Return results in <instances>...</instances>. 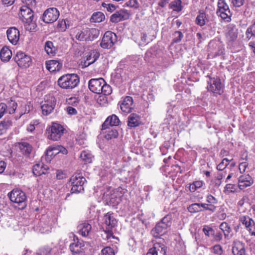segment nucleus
Listing matches in <instances>:
<instances>
[{
  "instance_id": "30",
  "label": "nucleus",
  "mask_w": 255,
  "mask_h": 255,
  "mask_svg": "<svg viewBox=\"0 0 255 255\" xmlns=\"http://www.w3.org/2000/svg\"><path fill=\"white\" fill-rule=\"evenodd\" d=\"M166 231V229L158 223L154 228L151 231V235L155 238H159L162 236Z\"/></svg>"
},
{
  "instance_id": "45",
  "label": "nucleus",
  "mask_w": 255,
  "mask_h": 255,
  "mask_svg": "<svg viewBox=\"0 0 255 255\" xmlns=\"http://www.w3.org/2000/svg\"><path fill=\"white\" fill-rule=\"evenodd\" d=\"M57 145H53L50 146L46 151V155L47 157H52L59 153V151L57 150Z\"/></svg>"
},
{
  "instance_id": "14",
  "label": "nucleus",
  "mask_w": 255,
  "mask_h": 255,
  "mask_svg": "<svg viewBox=\"0 0 255 255\" xmlns=\"http://www.w3.org/2000/svg\"><path fill=\"white\" fill-rule=\"evenodd\" d=\"M14 58L19 67L26 68L29 67L31 64L30 57L21 51L17 52Z\"/></svg>"
},
{
  "instance_id": "59",
  "label": "nucleus",
  "mask_w": 255,
  "mask_h": 255,
  "mask_svg": "<svg viewBox=\"0 0 255 255\" xmlns=\"http://www.w3.org/2000/svg\"><path fill=\"white\" fill-rule=\"evenodd\" d=\"M32 106H31L30 104H25L22 107V109L21 111V115L28 113L32 110Z\"/></svg>"
},
{
  "instance_id": "50",
  "label": "nucleus",
  "mask_w": 255,
  "mask_h": 255,
  "mask_svg": "<svg viewBox=\"0 0 255 255\" xmlns=\"http://www.w3.org/2000/svg\"><path fill=\"white\" fill-rule=\"evenodd\" d=\"M233 159L230 160L228 158H224L222 161L217 165V169L219 171H222L226 168L229 165L230 162L232 161Z\"/></svg>"
},
{
  "instance_id": "58",
  "label": "nucleus",
  "mask_w": 255,
  "mask_h": 255,
  "mask_svg": "<svg viewBox=\"0 0 255 255\" xmlns=\"http://www.w3.org/2000/svg\"><path fill=\"white\" fill-rule=\"evenodd\" d=\"M102 5L103 7L106 8L108 11L111 12L114 11L116 9V7L113 4L105 2L102 3Z\"/></svg>"
},
{
  "instance_id": "20",
  "label": "nucleus",
  "mask_w": 255,
  "mask_h": 255,
  "mask_svg": "<svg viewBox=\"0 0 255 255\" xmlns=\"http://www.w3.org/2000/svg\"><path fill=\"white\" fill-rule=\"evenodd\" d=\"M120 108L123 113L128 114L131 112L133 109V99L132 97L130 96L125 97L120 104Z\"/></svg>"
},
{
  "instance_id": "43",
  "label": "nucleus",
  "mask_w": 255,
  "mask_h": 255,
  "mask_svg": "<svg viewBox=\"0 0 255 255\" xmlns=\"http://www.w3.org/2000/svg\"><path fill=\"white\" fill-rule=\"evenodd\" d=\"M7 112L9 114H13L17 107V103L12 100L8 101L7 102Z\"/></svg>"
},
{
  "instance_id": "3",
  "label": "nucleus",
  "mask_w": 255,
  "mask_h": 255,
  "mask_svg": "<svg viewBox=\"0 0 255 255\" xmlns=\"http://www.w3.org/2000/svg\"><path fill=\"white\" fill-rule=\"evenodd\" d=\"M79 82V78L77 74H67L59 77L57 83L62 89L71 90L77 86Z\"/></svg>"
},
{
  "instance_id": "38",
  "label": "nucleus",
  "mask_w": 255,
  "mask_h": 255,
  "mask_svg": "<svg viewBox=\"0 0 255 255\" xmlns=\"http://www.w3.org/2000/svg\"><path fill=\"white\" fill-rule=\"evenodd\" d=\"M181 0H174L169 4V8L176 12L180 11L182 9Z\"/></svg>"
},
{
  "instance_id": "2",
  "label": "nucleus",
  "mask_w": 255,
  "mask_h": 255,
  "mask_svg": "<svg viewBox=\"0 0 255 255\" xmlns=\"http://www.w3.org/2000/svg\"><path fill=\"white\" fill-rule=\"evenodd\" d=\"M117 221L114 216L113 213L108 212L105 214L103 218V224L105 226L104 230L105 237L103 235V238L108 241L112 242V239H115L113 235V229L117 226Z\"/></svg>"
},
{
  "instance_id": "4",
  "label": "nucleus",
  "mask_w": 255,
  "mask_h": 255,
  "mask_svg": "<svg viewBox=\"0 0 255 255\" xmlns=\"http://www.w3.org/2000/svg\"><path fill=\"white\" fill-rule=\"evenodd\" d=\"M86 179L79 174H74L70 178L69 185L71 186L72 193H78L84 191V184Z\"/></svg>"
},
{
  "instance_id": "62",
  "label": "nucleus",
  "mask_w": 255,
  "mask_h": 255,
  "mask_svg": "<svg viewBox=\"0 0 255 255\" xmlns=\"http://www.w3.org/2000/svg\"><path fill=\"white\" fill-rule=\"evenodd\" d=\"M202 230L204 234L207 237H209L211 234L214 233L213 229L207 226H205Z\"/></svg>"
},
{
  "instance_id": "64",
  "label": "nucleus",
  "mask_w": 255,
  "mask_h": 255,
  "mask_svg": "<svg viewBox=\"0 0 255 255\" xmlns=\"http://www.w3.org/2000/svg\"><path fill=\"white\" fill-rule=\"evenodd\" d=\"M206 201L212 205L216 204L218 202V200L215 197L209 194L206 196Z\"/></svg>"
},
{
  "instance_id": "40",
  "label": "nucleus",
  "mask_w": 255,
  "mask_h": 255,
  "mask_svg": "<svg viewBox=\"0 0 255 255\" xmlns=\"http://www.w3.org/2000/svg\"><path fill=\"white\" fill-rule=\"evenodd\" d=\"M105 15L101 12H94L91 17V21L92 22H100L105 19Z\"/></svg>"
},
{
  "instance_id": "13",
  "label": "nucleus",
  "mask_w": 255,
  "mask_h": 255,
  "mask_svg": "<svg viewBox=\"0 0 255 255\" xmlns=\"http://www.w3.org/2000/svg\"><path fill=\"white\" fill-rule=\"evenodd\" d=\"M125 193V190L121 187H119L113 190L109 198L110 205L113 206L118 205L121 202Z\"/></svg>"
},
{
  "instance_id": "49",
  "label": "nucleus",
  "mask_w": 255,
  "mask_h": 255,
  "mask_svg": "<svg viewBox=\"0 0 255 255\" xmlns=\"http://www.w3.org/2000/svg\"><path fill=\"white\" fill-rule=\"evenodd\" d=\"M220 229L223 232L225 237L228 236L231 231V229L227 223L223 222L220 225Z\"/></svg>"
},
{
  "instance_id": "55",
  "label": "nucleus",
  "mask_w": 255,
  "mask_h": 255,
  "mask_svg": "<svg viewBox=\"0 0 255 255\" xmlns=\"http://www.w3.org/2000/svg\"><path fill=\"white\" fill-rule=\"evenodd\" d=\"M211 250L214 254L217 255H221L223 252L222 247L220 245H215Z\"/></svg>"
},
{
  "instance_id": "34",
  "label": "nucleus",
  "mask_w": 255,
  "mask_h": 255,
  "mask_svg": "<svg viewBox=\"0 0 255 255\" xmlns=\"http://www.w3.org/2000/svg\"><path fill=\"white\" fill-rule=\"evenodd\" d=\"M105 132L103 131V132L105 133V137L108 140L111 139L113 138H116L118 136V132L117 130L114 128H111L108 127V128L105 129Z\"/></svg>"
},
{
  "instance_id": "6",
  "label": "nucleus",
  "mask_w": 255,
  "mask_h": 255,
  "mask_svg": "<svg viewBox=\"0 0 255 255\" xmlns=\"http://www.w3.org/2000/svg\"><path fill=\"white\" fill-rule=\"evenodd\" d=\"M216 13L226 21L229 22L231 20L232 13L225 0H218Z\"/></svg>"
},
{
  "instance_id": "39",
  "label": "nucleus",
  "mask_w": 255,
  "mask_h": 255,
  "mask_svg": "<svg viewBox=\"0 0 255 255\" xmlns=\"http://www.w3.org/2000/svg\"><path fill=\"white\" fill-rule=\"evenodd\" d=\"M11 126V122L9 120H4L1 122L0 123V135L5 133Z\"/></svg>"
},
{
  "instance_id": "29",
  "label": "nucleus",
  "mask_w": 255,
  "mask_h": 255,
  "mask_svg": "<svg viewBox=\"0 0 255 255\" xmlns=\"http://www.w3.org/2000/svg\"><path fill=\"white\" fill-rule=\"evenodd\" d=\"M48 167L45 166L42 162H39L35 164L33 167V173L35 176H40L46 174Z\"/></svg>"
},
{
  "instance_id": "16",
  "label": "nucleus",
  "mask_w": 255,
  "mask_h": 255,
  "mask_svg": "<svg viewBox=\"0 0 255 255\" xmlns=\"http://www.w3.org/2000/svg\"><path fill=\"white\" fill-rule=\"evenodd\" d=\"M147 255H166V248L162 243L156 242L149 249Z\"/></svg>"
},
{
  "instance_id": "61",
  "label": "nucleus",
  "mask_w": 255,
  "mask_h": 255,
  "mask_svg": "<svg viewBox=\"0 0 255 255\" xmlns=\"http://www.w3.org/2000/svg\"><path fill=\"white\" fill-rule=\"evenodd\" d=\"M7 113V105L3 103L0 104V118H1L4 114Z\"/></svg>"
},
{
  "instance_id": "48",
  "label": "nucleus",
  "mask_w": 255,
  "mask_h": 255,
  "mask_svg": "<svg viewBox=\"0 0 255 255\" xmlns=\"http://www.w3.org/2000/svg\"><path fill=\"white\" fill-rule=\"evenodd\" d=\"M52 249L49 246H44L41 248L38 254L39 255H52Z\"/></svg>"
},
{
  "instance_id": "37",
  "label": "nucleus",
  "mask_w": 255,
  "mask_h": 255,
  "mask_svg": "<svg viewBox=\"0 0 255 255\" xmlns=\"http://www.w3.org/2000/svg\"><path fill=\"white\" fill-rule=\"evenodd\" d=\"M20 151L25 155H28L31 151V146L26 142H22L19 143Z\"/></svg>"
},
{
  "instance_id": "60",
  "label": "nucleus",
  "mask_w": 255,
  "mask_h": 255,
  "mask_svg": "<svg viewBox=\"0 0 255 255\" xmlns=\"http://www.w3.org/2000/svg\"><path fill=\"white\" fill-rule=\"evenodd\" d=\"M250 224L251 225H249V227H247L246 229L251 235L255 236V222L253 220Z\"/></svg>"
},
{
  "instance_id": "7",
  "label": "nucleus",
  "mask_w": 255,
  "mask_h": 255,
  "mask_svg": "<svg viewBox=\"0 0 255 255\" xmlns=\"http://www.w3.org/2000/svg\"><path fill=\"white\" fill-rule=\"evenodd\" d=\"M8 196L11 202L19 205H21V208L22 209L26 206V197L25 193L22 191L18 189H13L8 193Z\"/></svg>"
},
{
  "instance_id": "26",
  "label": "nucleus",
  "mask_w": 255,
  "mask_h": 255,
  "mask_svg": "<svg viewBox=\"0 0 255 255\" xmlns=\"http://www.w3.org/2000/svg\"><path fill=\"white\" fill-rule=\"evenodd\" d=\"M79 234L83 237H87L92 230V226L89 222H84L77 226Z\"/></svg>"
},
{
  "instance_id": "32",
  "label": "nucleus",
  "mask_w": 255,
  "mask_h": 255,
  "mask_svg": "<svg viewBox=\"0 0 255 255\" xmlns=\"http://www.w3.org/2000/svg\"><path fill=\"white\" fill-rule=\"evenodd\" d=\"M12 56L11 50L7 47H3L0 51V58L3 62L8 61Z\"/></svg>"
},
{
  "instance_id": "22",
  "label": "nucleus",
  "mask_w": 255,
  "mask_h": 255,
  "mask_svg": "<svg viewBox=\"0 0 255 255\" xmlns=\"http://www.w3.org/2000/svg\"><path fill=\"white\" fill-rule=\"evenodd\" d=\"M208 51L212 57H216L223 53V49L221 45L216 41H211L208 45Z\"/></svg>"
},
{
  "instance_id": "9",
  "label": "nucleus",
  "mask_w": 255,
  "mask_h": 255,
  "mask_svg": "<svg viewBox=\"0 0 255 255\" xmlns=\"http://www.w3.org/2000/svg\"><path fill=\"white\" fill-rule=\"evenodd\" d=\"M117 41L116 34L112 31H107L103 37L100 45L103 48L110 49L113 47Z\"/></svg>"
},
{
  "instance_id": "17",
  "label": "nucleus",
  "mask_w": 255,
  "mask_h": 255,
  "mask_svg": "<svg viewBox=\"0 0 255 255\" xmlns=\"http://www.w3.org/2000/svg\"><path fill=\"white\" fill-rule=\"evenodd\" d=\"M84 246L83 241L74 238L73 242L70 245L69 249L73 255L78 254L84 251Z\"/></svg>"
},
{
  "instance_id": "44",
  "label": "nucleus",
  "mask_w": 255,
  "mask_h": 255,
  "mask_svg": "<svg viewBox=\"0 0 255 255\" xmlns=\"http://www.w3.org/2000/svg\"><path fill=\"white\" fill-rule=\"evenodd\" d=\"M162 226H163L166 229L171 226L172 224V216L168 214L162 218L161 221L159 222Z\"/></svg>"
},
{
  "instance_id": "54",
  "label": "nucleus",
  "mask_w": 255,
  "mask_h": 255,
  "mask_svg": "<svg viewBox=\"0 0 255 255\" xmlns=\"http://www.w3.org/2000/svg\"><path fill=\"white\" fill-rule=\"evenodd\" d=\"M236 189V186L234 184H227L224 188V192L225 194H229L234 192Z\"/></svg>"
},
{
  "instance_id": "8",
  "label": "nucleus",
  "mask_w": 255,
  "mask_h": 255,
  "mask_svg": "<svg viewBox=\"0 0 255 255\" xmlns=\"http://www.w3.org/2000/svg\"><path fill=\"white\" fill-rule=\"evenodd\" d=\"M64 129L63 127L60 124L53 123L46 130L48 138L54 141L58 140L63 134Z\"/></svg>"
},
{
  "instance_id": "36",
  "label": "nucleus",
  "mask_w": 255,
  "mask_h": 255,
  "mask_svg": "<svg viewBox=\"0 0 255 255\" xmlns=\"http://www.w3.org/2000/svg\"><path fill=\"white\" fill-rule=\"evenodd\" d=\"M39 230L41 233H48L51 230V224L49 222L45 224L44 221H40L38 224Z\"/></svg>"
},
{
  "instance_id": "52",
  "label": "nucleus",
  "mask_w": 255,
  "mask_h": 255,
  "mask_svg": "<svg viewBox=\"0 0 255 255\" xmlns=\"http://www.w3.org/2000/svg\"><path fill=\"white\" fill-rule=\"evenodd\" d=\"M173 36L172 43H178L183 37V34L181 31H177L173 34Z\"/></svg>"
},
{
  "instance_id": "5",
  "label": "nucleus",
  "mask_w": 255,
  "mask_h": 255,
  "mask_svg": "<svg viewBox=\"0 0 255 255\" xmlns=\"http://www.w3.org/2000/svg\"><path fill=\"white\" fill-rule=\"evenodd\" d=\"M56 100L55 97L50 95L45 96L43 101L40 103L42 114L44 116H48L51 114L56 106Z\"/></svg>"
},
{
  "instance_id": "31",
  "label": "nucleus",
  "mask_w": 255,
  "mask_h": 255,
  "mask_svg": "<svg viewBox=\"0 0 255 255\" xmlns=\"http://www.w3.org/2000/svg\"><path fill=\"white\" fill-rule=\"evenodd\" d=\"M140 124V117L136 114H131L128 118V125L131 128L139 126Z\"/></svg>"
},
{
  "instance_id": "21",
  "label": "nucleus",
  "mask_w": 255,
  "mask_h": 255,
  "mask_svg": "<svg viewBox=\"0 0 255 255\" xmlns=\"http://www.w3.org/2000/svg\"><path fill=\"white\" fill-rule=\"evenodd\" d=\"M254 183V180L249 174L243 175L239 178L238 186L241 190L251 186Z\"/></svg>"
},
{
  "instance_id": "51",
  "label": "nucleus",
  "mask_w": 255,
  "mask_h": 255,
  "mask_svg": "<svg viewBox=\"0 0 255 255\" xmlns=\"http://www.w3.org/2000/svg\"><path fill=\"white\" fill-rule=\"evenodd\" d=\"M112 93V89L109 85L106 83L105 81V84L102 85V89L101 90L100 94H103L105 95H109Z\"/></svg>"
},
{
  "instance_id": "63",
  "label": "nucleus",
  "mask_w": 255,
  "mask_h": 255,
  "mask_svg": "<svg viewBox=\"0 0 255 255\" xmlns=\"http://www.w3.org/2000/svg\"><path fill=\"white\" fill-rule=\"evenodd\" d=\"M57 28L59 29L60 31H64L67 28L65 20H61L60 21H58Z\"/></svg>"
},
{
  "instance_id": "15",
  "label": "nucleus",
  "mask_w": 255,
  "mask_h": 255,
  "mask_svg": "<svg viewBox=\"0 0 255 255\" xmlns=\"http://www.w3.org/2000/svg\"><path fill=\"white\" fill-rule=\"evenodd\" d=\"M103 84H105L104 79H92L89 81V88L92 92L100 94Z\"/></svg>"
},
{
  "instance_id": "41",
  "label": "nucleus",
  "mask_w": 255,
  "mask_h": 255,
  "mask_svg": "<svg viewBox=\"0 0 255 255\" xmlns=\"http://www.w3.org/2000/svg\"><path fill=\"white\" fill-rule=\"evenodd\" d=\"M246 36L248 40L255 37V20L247 29Z\"/></svg>"
},
{
  "instance_id": "35",
  "label": "nucleus",
  "mask_w": 255,
  "mask_h": 255,
  "mask_svg": "<svg viewBox=\"0 0 255 255\" xmlns=\"http://www.w3.org/2000/svg\"><path fill=\"white\" fill-rule=\"evenodd\" d=\"M94 156L89 150H83L80 154V158L85 163H91L92 161Z\"/></svg>"
},
{
  "instance_id": "25",
  "label": "nucleus",
  "mask_w": 255,
  "mask_h": 255,
  "mask_svg": "<svg viewBox=\"0 0 255 255\" xmlns=\"http://www.w3.org/2000/svg\"><path fill=\"white\" fill-rule=\"evenodd\" d=\"M238 34V29L237 28L236 25L234 24H229L227 26L226 38L229 41H235L237 38Z\"/></svg>"
},
{
  "instance_id": "19",
  "label": "nucleus",
  "mask_w": 255,
  "mask_h": 255,
  "mask_svg": "<svg viewBox=\"0 0 255 255\" xmlns=\"http://www.w3.org/2000/svg\"><path fill=\"white\" fill-rule=\"evenodd\" d=\"M129 17V13L125 9H121L113 14L110 18L112 22L117 23L120 21L127 19Z\"/></svg>"
},
{
  "instance_id": "46",
  "label": "nucleus",
  "mask_w": 255,
  "mask_h": 255,
  "mask_svg": "<svg viewBox=\"0 0 255 255\" xmlns=\"http://www.w3.org/2000/svg\"><path fill=\"white\" fill-rule=\"evenodd\" d=\"M195 21L197 25L200 26H204L205 24L206 21V15L205 13H200L196 17Z\"/></svg>"
},
{
  "instance_id": "11",
  "label": "nucleus",
  "mask_w": 255,
  "mask_h": 255,
  "mask_svg": "<svg viewBox=\"0 0 255 255\" xmlns=\"http://www.w3.org/2000/svg\"><path fill=\"white\" fill-rule=\"evenodd\" d=\"M59 16V12L56 8L51 7L47 9L43 14V21L46 23L55 21Z\"/></svg>"
},
{
  "instance_id": "53",
  "label": "nucleus",
  "mask_w": 255,
  "mask_h": 255,
  "mask_svg": "<svg viewBox=\"0 0 255 255\" xmlns=\"http://www.w3.org/2000/svg\"><path fill=\"white\" fill-rule=\"evenodd\" d=\"M253 220L252 219L248 216H243L240 219V221L245 226L246 228L249 227V225H251L250 224Z\"/></svg>"
},
{
  "instance_id": "47",
  "label": "nucleus",
  "mask_w": 255,
  "mask_h": 255,
  "mask_svg": "<svg viewBox=\"0 0 255 255\" xmlns=\"http://www.w3.org/2000/svg\"><path fill=\"white\" fill-rule=\"evenodd\" d=\"M188 210L189 212L192 213H195L203 211L201 209V203H194L190 205L188 207Z\"/></svg>"
},
{
  "instance_id": "24",
  "label": "nucleus",
  "mask_w": 255,
  "mask_h": 255,
  "mask_svg": "<svg viewBox=\"0 0 255 255\" xmlns=\"http://www.w3.org/2000/svg\"><path fill=\"white\" fill-rule=\"evenodd\" d=\"M120 121L119 118L115 115H112L108 117L102 125V130H104L108 128V127L117 126L119 125Z\"/></svg>"
},
{
  "instance_id": "57",
  "label": "nucleus",
  "mask_w": 255,
  "mask_h": 255,
  "mask_svg": "<svg viewBox=\"0 0 255 255\" xmlns=\"http://www.w3.org/2000/svg\"><path fill=\"white\" fill-rule=\"evenodd\" d=\"M103 255H115L114 250L110 247H107L102 250Z\"/></svg>"
},
{
  "instance_id": "33",
  "label": "nucleus",
  "mask_w": 255,
  "mask_h": 255,
  "mask_svg": "<svg viewBox=\"0 0 255 255\" xmlns=\"http://www.w3.org/2000/svg\"><path fill=\"white\" fill-rule=\"evenodd\" d=\"M44 49L47 54L50 56H53L56 54L57 49L53 45L52 42L47 41L44 45Z\"/></svg>"
},
{
  "instance_id": "28",
  "label": "nucleus",
  "mask_w": 255,
  "mask_h": 255,
  "mask_svg": "<svg viewBox=\"0 0 255 255\" xmlns=\"http://www.w3.org/2000/svg\"><path fill=\"white\" fill-rule=\"evenodd\" d=\"M100 54L96 51H91L86 56V60L82 64L83 67H88L95 62L99 57Z\"/></svg>"
},
{
  "instance_id": "23",
  "label": "nucleus",
  "mask_w": 255,
  "mask_h": 255,
  "mask_svg": "<svg viewBox=\"0 0 255 255\" xmlns=\"http://www.w3.org/2000/svg\"><path fill=\"white\" fill-rule=\"evenodd\" d=\"M234 255H247L245 244L239 241H235L232 247Z\"/></svg>"
},
{
  "instance_id": "27",
  "label": "nucleus",
  "mask_w": 255,
  "mask_h": 255,
  "mask_svg": "<svg viewBox=\"0 0 255 255\" xmlns=\"http://www.w3.org/2000/svg\"><path fill=\"white\" fill-rule=\"evenodd\" d=\"M62 66V64L58 60H51L46 62V67L50 72L59 71Z\"/></svg>"
},
{
  "instance_id": "42",
  "label": "nucleus",
  "mask_w": 255,
  "mask_h": 255,
  "mask_svg": "<svg viewBox=\"0 0 255 255\" xmlns=\"http://www.w3.org/2000/svg\"><path fill=\"white\" fill-rule=\"evenodd\" d=\"M204 184V182L201 180H197L194 181L189 185V191L191 192H194L197 189L201 188Z\"/></svg>"
},
{
  "instance_id": "12",
  "label": "nucleus",
  "mask_w": 255,
  "mask_h": 255,
  "mask_svg": "<svg viewBox=\"0 0 255 255\" xmlns=\"http://www.w3.org/2000/svg\"><path fill=\"white\" fill-rule=\"evenodd\" d=\"M18 15L19 18L25 23L31 22L33 18V13L32 10L27 5L21 6Z\"/></svg>"
},
{
  "instance_id": "10",
  "label": "nucleus",
  "mask_w": 255,
  "mask_h": 255,
  "mask_svg": "<svg viewBox=\"0 0 255 255\" xmlns=\"http://www.w3.org/2000/svg\"><path fill=\"white\" fill-rule=\"evenodd\" d=\"M208 91L218 95L221 94L223 92V86L221 83L219 78L209 77V81H208Z\"/></svg>"
},
{
  "instance_id": "18",
  "label": "nucleus",
  "mask_w": 255,
  "mask_h": 255,
  "mask_svg": "<svg viewBox=\"0 0 255 255\" xmlns=\"http://www.w3.org/2000/svg\"><path fill=\"white\" fill-rule=\"evenodd\" d=\"M7 37L13 45H16L19 39V31L15 27L9 28L6 31Z\"/></svg>"
},
{
  "instance_id": "56",
  "label": "nucleus",
  "mask_w": 255,
  "mask_h": 255,
  "mask_svg": "<svg viewBox=\"0 0 255 255\" xmlns=\"http://www.w3.org/2000/svg\"><path fill=\"white\" fill-rule=\"evenodd\" d=\"M203 208L204 210H209L212 212L215 211L216 208L214 205H209L206 203H201V209Z\"/></svg>"
},
{
  "instance_id": "1",
  "label": "nucleus",
  "mask_w": 255,
  "mask_h": 255,
  "mask_svg": "<svg viewBox=\"0 0 255 255\" xmlns=\"http://www.w3.org/2000/svg\"><path fill=\"white\" fill-rule=\"evenodd\" d=\"M99 35V30L93 28H77L74 31L75 38L79 41H92L97 38Z\"/></svg>"
}]
</instances>
